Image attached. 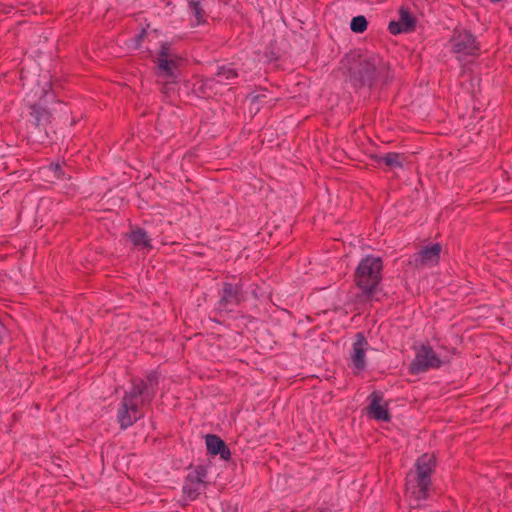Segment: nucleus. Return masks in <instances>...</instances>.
<instances>
[{"instance_id": "f257e3e1", "label": "nucleus", "mask_w": 512, "mask_h": 512, "mask_svg": "<svg viewBox=\"0 0 512 512\" xmlns=\"http://www.w3.org/2000/svg\"><path fill=\"white\" fill-rule=\"evenodd\" d=\"M159 374L151 371L146 379L133 378L129 390L124 393L117 411L121 429H127L144 417L143 407L149 406L157 393Z\"/></svg>"}, {"instance_id": "f03ea898", "label": "nucleus", "mask_w": 512, "mask_h": 512, "mask_svg": "<svg viewBox=\"0 0 512 512\" xmlns=\"http://www.w3.org/2000/svg\"><path fill=\"white\" fill-rule=\"evenodd\" d=\"M346 65L349 81L357 88L383 85L393 78L389 63L378 54L350 55Z\"/></svg>"}, {"instance_id": "7ed1b4c3", "label": "nucleus", "mask_w": 512, "mask_h": 512, "mask_svg": "<svg viewBox=\"0 0 512 512\" xmlns=\"http://www.w3.org/2000/svg\"><path fill=\"white\" fill-rule=\"evenodd\" d=\"M436 469V459L433 454L424 453L414 464V469L406 475V491L418 500H427L432 490V475Z\"/></svg>"}, {"instance_id": "20e7f679", "label": "nucleus", "mask_w": 512, "mask_h": 512, "mask_svg": "<svg viewBox=\"0 0 512 512\" xmlns=\"http://www.w3.org/2000/svg\"><path fill=\"white\" fill-rule=\"evenodd\" d=\"M383 261L380 257L369 255L363 258L354 273V282L362 295L370 300L378 291L382 281Z\"/></svg>"}, {"instance_id": "39448f33", "label": "nucleus", "mask_w": 512, "mask_h": 512, "mask_svg": "<svg viewBox=\"0 0 512 512\" xmlns=\"http://www.w3.org/2000/svg\"><path fill=\"white\" fill-rule=\"evenodd\" d=\"M443 363L429 344L421 345L416 351L415 358L410 363L409 372L417 375L430 369H438Z\"/></svg>"}, {"instance_id": "423d86ee", "label": "nucleus", "mask_w": 512, "mask_h": 512, "mask_svg": "<svg viewBox=\"0 0 512 512\" xmlns=\"http://www.w3.org/2000/svg\"><path fill=\"white\" fill-rule=\"evenodd\" d=\"M452 51L467 56L477 55L480 45L474 35L467 30H455L451 38Z\"/></svg>"}, {"instance_id": "0eeeda50", "label": "nucleus", "mask_w": 512, "mask_h": 512, "mask_svg": "<svg viewBox=\"0 0 512 512\" xmlns=\"http://www.w3.org/2000/svg\"><path fill=\"white\" fill-rule=\"evenodd\" d=\"M180 58L171 53L170 44L165 42L161 45L160 51L156 58L158 74L168 79H176V70Z\"/></svg>"}, {"instance_id": "6e6552de", "label": "nucleus", "mask_w": 512, "mask_h": 512, "mask_svg": "<svg viewBox=\"0 0 512 512\" xmlns=\"http://www.w3.org/2000/svg\"><path fill=\"white\" fill-rule=\"evenodd\" d=\"M441 250L439 243L424 247L411 257L410 264L416 268L436 265L439 262Z\"/></svg>"}, {"instance_id": "1a4fd4ad", "label": "nucleus", "mask_w": 512, "mask_h": 512, "mask_svg": "<svg viewBox=\"0 0 512 512\" xmlns=\"http://www.w3.org/2000/svg\"><path fill=\"white\" fill-rule=\"evenodd\" d=\"M207 469L204 466H197L192 473H189L183 487L187 496L194 500L200 495L201 485L205 483Z\"/></svg>"}, {"instance_id": "9d476101", "label": "nucleus", "mask_w": 512, "mask_h": 512, "mask_svg": "<svg viewBox=\"0 0 512 512\" xmlns=\"http://www.w3.org/2000/svg\"><path fill=\"white\" fill-rule=\"evenodd\" d=\"M243 286L239 283L224 282L219 304L221 307L239 305L243 299Z\"/></svg>"}, {"instance_id": "9b49d317", "label": "nucleus", "mask_w": 512, "mask_h": 512, "mask_svg": "<svg viewBox=\"0 0 512 512\" xmlns=\"http://www.w3.org/2000/svg\"><path fill=\"white\" fill-rule=\"evenodd\" d=\"M370 405L368 406V414L377 421H390L391 416L387 404L382 405L383 395L381 392L374 391L370 395Z\"/></svg>"}, {"instance_id": "f8f14e48", "label": "nucleus", "mask_w": 512, "mask_h": 512, "mask_svg": "<svg viewBox=\"0 0 512 512\" xmlns=\"http://www.w3.org/2000/svg\"><path fill=\"white\" fill-rule=\"evenodd\" d=\"M369 344L363 333H357L355 335V341L353 343V353L351 356L352 364L358 371L363 370L366 367L365 355Z\"/></svg>"}, {"instance_id": "ddd939ff", "label": "nucleus", "mask_w": 512, "mask_h": 512, "mask_svg": "<svg viewBox=\"0 0 512 512\" xmlns=\"http://www.w3.org/2000/svg\"><path fill=\"white\" fill-rule=\"evenodd\" d=\"M205 440L208 453H210L211 455H220L221 459L223 460L230 459V449L219 436L214 434H208Z\"/></svg>"}, {"instance_id": "4468645a", "label": "nucleus", "mask_w": 512, "mask_h": 512, "mask_svg": "<svg viewBox=\"0 0 512 512\" xmlns=\"http://www.w3.org/2000/svg\"><path fill=\"white\" fill-rule=\"evenodd\" d=\"M238 77L237 71L231 66H221L213 78L207 79V83L226 84Z\"/></svg>"}, {"instance_id": "2eb2a0df", "label": "nucleus", "mask_w": 512, "mask_h": 512, "mask_svg": "<svg viewBox=\"0 0 512 512\" xmlns=\"http://www.w3.org/2000/svg\"><path fill=\"white\" fill-rule=\"evenodd\" d=\"M373 159L375 162L384 163L390 168H402L404 156L400 153L391 152L385 154L384 156H373Z\"/></svg>"}, {"instance_id": "dca6fc26", "label": "nucleus", "mask_w": 512, "mask_h": 512, "mask_svg": "<svg viewBox=\"0 0 512 512\" xmlns=\"http://www.w3.org/2000/svg\"><path fill=\"white\" fill-rule=\"evenodd\" d=\"M30 109V115L33 118V122L36 126L50 122L51 113L47 108L33 104L30 106Z\"/></svg>"}, {"instance_id": "f3484780", "label": "nucleus", "mask_w": 512, "mask_h": 512, "mask_svg": "<svg viewBox=\"0 0 512 512\" xmlns=\"http://www.w3.org/2000/svg\"><path fill=\"white\" fill-rule=\"evenodd\" d=\"M190 11L196 19V25L206 22V12L203 8V0H186Z\"/></svg>"}, {"instance_id": "a211bd4d", "label": "nucleus", "mask_w": 512, "mask_h": 512, "mask_svg": "<svg viewBox=\"0 0 512 512\" xmlns=\"http://www.w3.org/2000/svg\"><path fill=\"white\" fill-rule=\"evenodd\" d=\"M130 240L136 247L142 246L145 248H151V241L144 229L138 228L132 231L129 235Z\"/></svg>"}, {"instance_id": "6ab92c4d", "label": "nucleus", "mask_w": 512, "mask_h": 512, "mask_svg": "<svg viewBox=\"0 0 512 512\" xmlns=\"http://www.w3.org/2000/svg\"><path fill=\"white\" fill-rule=\"evenodd\" d=\"M399 22L405 29H407V32L413 31L415 28V25H416L415 18L412 16V14L408 10H406L404 8L400 9Z\"/></svg>"}, {"instance_id": "aec40b11", "label": "nucleus", "mask_w": 512, "mask_h": 512, "mask_svg": "<svg viewBox=\"0 0 512 512\" xmlns=\"http://www.w3.org/2000/svg\"><path fill=\"white\" fill-rule=\"evenodd\" d=\"M367 26V19L362 15L354 17L350 23V28L355 33H363L367 29Z\"/></svg>"}, {"instance_id": "412c9836", "label": "nucleus", "mask_w": 512, "mask_h": 512, "mask_svg": "<svg viewBox=\"0 0 512 512\" xmlns=\"http://www.w3.org/2000/svg\"><path fill=\"white\" fill-rule=\"evenodd\" d=\"M388 30L393 35L408 33L407 29H405L399 21H391L388 25Z\"/></svg>"}, {"instance_id": "4be33fe9", "label": "nucleus", "mask_w": 512, "mask_h": 512, "mask_svg": "<svg viewBox=\"0 0 512 512\" xmlns=\"http://www.w3.org/2000/svg\"><path fill=\"white\" fill-rule=\"evenodd\" d=\"M6 328L5 326L0 322V343H2L3 337L5 335Z\"/></svg>"}, {"instance_id": "5701e85b", "label": "nucleus", "mask_w": 512, "mask_h": 512, "mask_svg": "<svg viewBox=\"0 0 512 512\" xmlns=\"http://www.w3.org/2000/svg\"><path fill=\"white\" fill-rule=\"evenodd\" d=\"M145 34H146V31L143 29L142 32L136 36V41L138 44L141 42V40L143 39Z\"/></svg>"}, {"instance_id": "b1692460", "label": "nucleus", "mask_w": 512, "mask_h": 512, "mask_svg": "<svg viewBox=\"0 0 512 512\" xmlns=\"http://www.w3.org/2000/svg\"><path fill=\"white\" fill-rule=\"evenodd\" d=\"M262 96H263V95H258V96H256V99H257V100H260Z\"/></svg>"}]
</instances>
